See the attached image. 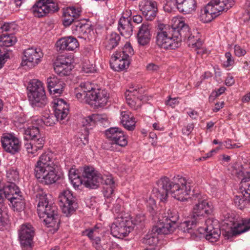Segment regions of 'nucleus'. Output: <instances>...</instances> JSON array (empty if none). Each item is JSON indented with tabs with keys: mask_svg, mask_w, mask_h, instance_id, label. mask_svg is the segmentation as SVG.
Listing matches in <instances>:
<instances>
[{
	"mask_svg": "<svg viewBox=\"0 0 250 250\" xmlns=\"http://www.w3.org/2000/svg\"><path fill=\"white\" fill-rule=\"evenodd\" d=\"M157 186L152 190V195L163 202L167 201L168 193L177 200H186V196L191 190L189 183L188 184L185 178L179 176L174 177L172 180L167 177H163L157 181Z\"/></svg>",
	"mask_w": 250,
	"mask_h": 250,
	"instance_id": "f257e3e1",
	"label": "nucleus"
},
{
	"mask_svg": "<svg viewBox=\"0 0 250 250\" xmlns=\"http://www.w3.org/2000/svg\"><path fill=\"white\" fill-rule=\"evenodd\" d=\"M53 154L50 152L42 154L34 168L35 177L44 185L55 183L61 177L58 166L54 163Z\"/></svg>",
	"mask_w": 250,
	"mask_h": 250,
	"instance_id": "f03ea898",
	"label": "nucleus"
},
{
	"mask_svg": "<svg viewBox=\"0 0 250 250\" xmlns=\"http://www.w3.org/2000/svg\"><path fill=\"white\" fill-rule=\"evenodd\" d=\"M36 201L38 202L37 211L39 217L47 227L58 230L60 224L58 209L51 200V195L41 191L36 194Z\"/></svg>",
	"mask_w": 250,
	"mask_h": 250,
	"instance_id": "7ed1b4c3",
	"label": "nucleus"
},
{
	"mask_svg": "<svg viewBox=\"0 0 250 250\" xmlns=\"http://www.w3.org/2000/svg\"><path fill=\"white\" fill-rule=\"evenodd\" d=\"M32 124L23 127V135L25 140L30 141L25 144L24 146L28 153L35 156L39 150L42 149L45 143V138L43 134L40 131V125Z\"/></svg>",
	"mask_w": 250,
	"mask_h": 250,
	"instance_id": "20e7f679",
	"label": "nucleus"
},
{
	"mask_svg": "<svg viewBox=\"0 0 250 250\" xmlns=\"http://www.w3.org/2000/svg\"><path fill=\"white\" fill-rule=\"evenodd\" d=\"M86 171V183L90 188H97L100 183L105 185L104 187V197L109 198L114 192L115 183L113 177L111 175L102 176L97 171L92 168H88Z\"/></svg>",
	"mask_w": 250,
	"mask_h": 250,
	"instance_id": "39448f33",
	"label": "nucleus"
},
{
	"mask_svg": "<svg viewBox=\"0 0 250 250\" xmlns=\"http://www.w3.org/2000/svg\"><path fill=\"white\" fill-rule=\"evenodd\" d=\"M234 4V0H212L201 10L200 20L203 22L211 21L222 11H227Z\"/></svg>",
	"mask_w": 250,
	"mask_h": 250,
	"instance_id": "423d86ee",
	"label": "nucleus"
},
{
	"mask_svg": "<svg viewBox=\"0 0 250 250\" xmlns=\"http://www.w3.org/2000/svg\"><path fill=\"white\" fill-rule=\"evenodd\" d=\"M160 223L153 227L150 231L142 239L144 244L148 245H153L158 242V235L160 234H168L173 232L175 229V224L170 223L168 221L162 220L160 216L158 217Z\"/></svg>",
	"mask_w": 250,
	"mask_h": 250,
	"instance_id": "0eeeda50",
	"label": "nucleus"
},
{
	"mask_svg": "<svg viewBox=\"0 0 250 250\" xmlns=\"http://www.w3.org/2000/svg\"><path fill=\"white\" fill-rule=\"evenodd\" d=\"M27 89L29 90V100L33 106L42 107L46 104L47 98L43 84L41 81L33 80L29 83Z\"/></svg>",
	"mask_w": 250,
	"mask_h": 250,
	"instance_id": "6e6552de",
	"label": "nucleus"
},
{
	"mask_svg": "<svg viewBox=\"0 0 250 250\" xmlns=\"http://www.w3.org/2000/svg\"><path fill=\"white\" fill-rule=\"evenodd\" d=\"M156 36V43L161 48L165 49H175L179 47L177 41L174 38L173 28L165 25L164 28L159 26Z\"/></svg>",
	"mask_w": 250,
	"mask_h": 250,
	"instance_id": "1a4fd4ad",
	"label": "nucleus"
},
{
	"mask_svg": "<svg viewBox=\"0 0 250 250\" xmlns=\"http://www.w3.org/2000/svg\"><path fill=\"white\" fill-rule=\"evenodd\" d=\"M193 198L194 206L192 215L193 218L200 220L206 215L212 213V206L209 204L205 196L200 193L194 195Z\"/></svg>",
	"mask_w": 250,
	"mask_h": 250,
	"instance_id": "9d476101",
	"label": "nucleus"
},
{
	"mask_svg": "<svg viewBox=\"0 0 250 250\" xmlns=\"http://www.w3.org/2000/svg\"><path fill=\"white\" fill-rule=\"evenodd\" d=\"M133 229V222L128 217H119L110 227L111 234L115 237L123 238Z\"/></svg>",
	"mask_w": 250,
	"mask_h": 250,
	"instance_id": "9b49d317",
	"label": "nucleus"
},
{
	"mask_svg": "<svg viewBox=\"0 0 250 250\" xmlns=\"http://www.w3.org/2000/svg\"><path fill=\"white\" fill-rule=\"evenodd\" d=\"M81 15V10L74 7H67L63 12V24L67 27L73 24L71 29L73 34H78L83 23L78 20Z\"/></svg>",
	"mask_w": 250,
	"mask_h": 250,
	"instance_id": "f8f14e48",
	"label": "nucleus"
},
{
	"mask_svg": "<svg viewBox=\"0 0 250 250\" xmlns=\"http://www.w3.org/2000/svg\"><path fill=\"white\" fill-rule=\"evenodd\" d=\"M43 54L40 49L30 47L24 50L21 65L28 69H32L42 61Z\"/></svg>",
	"mask_w": 250,
	"mask_h": 250,
	"instance_id": "ddd939ff",
	"label": "nucleus"
},
{
	"mask_svg": "<svg viewBox=\"0 0 250 250\" xmlns=\"http://www.w3.org/2000/svg\"><path fill=\"white\" fill-rule=\"evenodd\" d=\"M59 201L62 211L66 216L73 213L78 207L76 197L69 190L62 192L59 196Z\"/></svg>",
	"mask_w": 250,
	"mask_h": 250,
	"instance_id": "4468645a",
	"label": "nucleus"
},
{
	"mask_svg": "<svg viewBox=\"0 0 250 250\" xmlns=\"http://www.w3.org/2000/svg\"><path fill=\"white\" fill-rule=\"evenodd\" d=\"M58 10L57 4L52 0H40L32 7L35 17L41 18Z\"/></svg>",
	"mask_w": 250,
	"mask_h": 250,
	"instance_id": "2eb2a0df",
	"label": "nucleus"
},
{
	"mask_svg": "<svg viewBox=\"0 0 250 250\" xmlns=\"http://www.w3.org/2000/svg\"><path fill=\"white\" fill-rule=\"evenodd\" d=\"M0 141L2 148L7 152L15 154L20 151L21 143L15 135L10 133L4 134Z\"/></svg>",
	"mask_w": 250,
	"mask_h": 250,
	"instance_id": "dca6fc26",
	"label": "nucleus"
},
{
	"mask_svg": "<svg viewBox=\"0 0 250 250\" xmlns=\"http://www.w3.org/2000/svg\"><path fill=\"white\" fill-rule=\"evenodd\" d=\"M105 135L112 145L125 147L127 145L126 136L121 129L118 127H111L107 129Z\"/></svg>",
	"mask_w": 250,
	"mask_h": 250,
	"instance_id": "f3484780",
	"label": "nucleus"
},
{
	"mask_svg": "<svg viewBox=\"0 0 250 250\" xmlns=\"http://www.w3.org/2000/svg\"><path fill=\"white\" fill-rule=\"evenodd\" d=\"M35 230L30 223H25L21 226L19 230V236L21 245L24 248L31 246Z\"/></svg>",
	"mask_w": 250,
	"mask_h": 250,
	"instance_id": "a211bd4d",
	"label": "nucleus"
},
{
	"mask_svg": "<svg viewBox=\"0 0 250 250\" xmlns=\"http://www.w3.org/2000/svg\"><path fill=\"white\" fill-rule=\"evenodd\" d=\"M53 66L54 71L60 76L68 75L72 69L71 60L62 56L56 59Z\"/></svg>",
	"mask_w": 250,
	"mask_h": 250,
	"instance_id": "6ab92c4d",
	"label": "nucleus"
},
{
	"mask_svg": "<svg viewBox=\"0 0 250 250\" xmlns=\"http://www.w3.org/2000/svg\"><path fill=\"white\" fill-rule=\"evenodd\" d=\"M176 22V24L171 27L173 28L174 38L177 41L179 47L182 40L186 41L190 31L188 25L184 21L178 20L175 21Z\"/></svg>",
	"mask_w": 250,
	"mask_h": 250,
	"instance_id": "aec40b11",
	"label": "nucleus"
},
{
	"mask_svg": "<svg viewBox=\"0 0 250 250\" xmlns=\"http://www.w3.org/2000/svg\"><path fill=\"white\" fill-rule=\"evenodd\" d=\"M140 10L148 21L153 20L158 11L157 2L153 0H143L139 4Z\"/></svg>",
	"mask_w": 250,
	"mask_h": 250,
	"instance_id": "412c9836",
	"label": "nucleus"
},
{
	"mask_svg": "<svg viewBox=\"0 0 250 250\" xmlns=\"http://www.w3.org/2000/svg\"><path fill=\"white\" fill-rule=\"evenodd\" d=\"M126 14L124 15L128 16L125 17L123 16L119 20L118 22V29L121 34L125 38H129L133 34V27L131 24V19L130 16L131 15V11H126Z\"/></svg>",
	"mask_w": 250,
	"mask_h": 250,
	"instance_id": "4be33fe9",
	"label": "nucleus"
},
{
	"mask_svg": "<svg viewBox=\"0 0 250 250\" xmlns=\"http://www.w3.org/2000/svg\"><path fill=\"white\" fill-rule=\"evenodd\" d=\"M52 104L54 108V115L57 121L64 119L69 113V105L62 99H54Z\"/></svg>",
	"mask_w": 250,
	"mask_h": 250,
	"instance_id": "5701e85b",
	"label": "nucleus"
},
{
	"mask_svg": "<svg viewBox=\"0 0 250 250\" xmlns=\"http://www.w3.org/2000/svg\"><path fill=\"white\" fill-rule=\"evenodd\" d=\"M89 95L90 96V104L100 107L106 104L109 97V94L105 90L96 89L89 93Z\"/></svg>",
	"mask_w": 250,
	"mask_h": 250,
	"instance_id": "b1692460",
	"label": "nucleus"
},
{
	"mask_svg": "<svg viewBox=\"0 0 250 250\" xmlns=\"http://www.w3.org/2000/svg\"><path fill=\"white\" fill-rule=\"evenodd\" d=\"M79 46L77 40L71 36L64 37L59 40L56 43L57 50L62 51L65 50L73 51Z\"/></svg>",
	"mask_w": 250,
	"mask_h": 250,
	"instance_id": "393cba45",
	"label": "nucleus"
},
{
	"mask_svg": "<svg viewBox=\"0 0 250 250\" xmlns=\"http://www.w3.org/2000/svg\"><path fill=\"white\" fill-rule=\"evenodd\" d=\"M107 122V118L105 115L92 114L83 118L82 121V125L85 126L86 131L89 129H91L95 124L100 122L104 124Z\"/></svg>",
	"mask_w": 250,
	"mask_h": 250,
	"instance_id": "a878e982",
	"label": "nucleus"
},
{
	"mask_svg": "<svg viewBox=\"0 0 250 250\" xmlns=\"http://www.w3.org/2000/svg\"><path fill=\"white\" fill-rule=\"evenodd\" d=\"M250 229V218L242 220L237 223L230 231L226 232L224 235L226 239H229L231 236L241 234Z\"/></svg>",
	"mask_w": 250,
	"mask_h": 250,
	"instance_id": "bb28decb",
	"label": "nucleus"
},
{
	"mask_svg": "<svg viewBox=\"0 0 250 250\" xmlns=\"http://www.w3.org/2000/svg\"><path fill=\"white\" fill-rule=\"evenodd\" d=\"M151 37L149 24L146 22L143 23L139 28L137 34L139 44L143 46L146 45L149 42Z\"/></svg>",
	"mask_w": 250,
	"mask_h": 250,
	"instance_id": "cd10ccee",
	"label": "nucleus"
},
{
	"mask_svg": "<svg viewBox=\"0 0 250 250\" xmlns=\"http://www.w3.org/2000/svg\"><path fill=\"white\" fill-rule=\"evenodd\" d=\"M2 188L5 194L4 197L9 201L22 194L19 187L13 182L8 183Z\"/></svg>",
	"mask_w": 250,
	"mask_h": 250,
	"instance_id": "c85d7f7f",
	"label": "nucleus"
},
{
	"mask_svg": "<svg viewBox=\"0 0 250 250\" xmlns=\"http://www.w3.org/2000/svg\"><path fill=\"white\" fill-rule=\"evenodd\" d=\"M212 221L208 219L206 221L207 227L205 229L206 232V238L211 242H216L219 238L221 231L217 228H214L211 225Z\"/></svg>",
	"mask_w": 250,
	"mask_h": 250,
	"instance_id": "c756f323",
	"label": "nucleus"
},
{
	"mask_svg": "<svg viewBox=\"0 0 250 250\" xmlns=\"http://www.w3.org/2000/svg\"><path fill=\"white\" fill-rule=\"evenodd\" d=\"M197 7L196 0H180L178 2L177 9L185 14H189L194 11Z\"/></svg>",
	"mask_w": 250,
	"mask_h": 250,
	"instance_id": "7c9ffc66",
	"label": "nucleus"
},
{
	"mask_svg": "<svg viewBox=\"0 0 250 250\" xmlns=\"http://www.w3.org/2000/svg\"><path fill=\"white\" fill-rule=\"evenodd\" d=\"M247 175L249 178L245 177V172L241 169L239 170L237 172V177L239 178H242L241 182V189L245 191L244 196H247L248 198V200L250 202V173L247 172Z\"/></svg>",
	"mask_w": 250,
	"mask_h": 250,
	"instance_id": "2f4dec72",
	"label": "nucleus"
},
{
	"mask_svg": "<svg viewBox=\"0 0 250 250\" xmlns=\"http://www.w3.org/2000/svg\"><path fill=\"white\" fill-rule=\"evenodd\" d=\"M121 115V123L125 128L128 130H133L136 123L133 116L127 111H122Z\"/></svg>",
	"mask_w": 250,
	"mask_h": 250,
	"instance_id": "473e14b6",
	"label": "nucleus"
},
{
	"mask_svg": "<svg viewBox=\"0 0 250 250\" xmlns=\"http://www.w3.org/2000/svg\"><path fill=\"white\" fill-rule=\"evenodd\" d=\"M114 65L115 66V70L116 71L123 70L129 66L130 59L116 53L114 56Z\"/></svg>",
	"mask_w": 250,
	"mask_h": 250,
	"instance_id": "72a5a7b5",
	"label": "nucleus"
},
{
	"mask_svg": "<svg viewBox=\"0 0 250 250\" xmlns=\"http://www.w3.org/2000/svg\"><path fill=\"white\" fill-rule=\"evenodd\" d=\"M57 120L54 114L48 115L47 116H44L43 119H41L38 117H34L33 118V125H40L41 126L43 124L46 126H51L55 124V121Z\"/></svg>",
	"mask_w": 250,
	"mask_h": 250,
	"instance_id": "f704fd0d",
	"label": "nucleus"
},
{
	"mask_svg": "<svg viewBox=\"0 0 250 250\" xmlns=\"http://www.w3.org/2000/svg\"><path fill=\"white\" fill-rule=\"evenodd\" d=\"M120 41L119 35L116 33H112L106 38L105 42V47L107 50H112L118 45Z\"/></svg>",
	"mask_w": 250,
	"mask_h": 250,
	"instance_id": "c9c22d12",
	"label": "nucleus"
},
{
	"mask_svg": "<svg viewBox=\"0 0 250 250\" xmlns=\"http://www.w3.org/2000/svg\"><path fill=\"white\" fill-rule=\"evenodd\" d=\"M12 205V208L14 211L21 212L23 211L25 207L24 199L22 194L9 201Z\"/></svg>",
	"mask_w": 250,
	"mask_h": 250,
	"instance_id": "e433bc0d",
	"label": "nucleus"
},
{
	"mask_svg": "<svg viewBox=\"0 0 250 250\" xmlns=\"http://www.w3.org/2000/svg\"><path fill=\"white\" fill-rule=\"evenodd\" d=\"M16 42V38L13 34L3 33L0 38V46L1 47L11 46Z\"/></svg>",
	"mask_w": 250,
	"mask_h": 250,
	"instance_id": "4c0bfd02",
	"label": "nucleus"
},
{
	"mask_svg": "<svg viewBox=\"0 0 250 250\" xmlns=\"http://www.w3.org/2000/svg\"><path fill=\"white\" fill-rule=\"evenodd\" d=\"M88 168H92V167H84L83 173V178H81L79 176L78 177L74 178L70 180L71 184L75 188H78L79 186L83 184L85 187L90 188V187L88 186L87 183H86L87 182L86 181L87 179L86 178V175H85L86 174V171H87Z\"/></svg>",
	"mask_w": 250,
	"mask_h": 250,
	"instance_id": "58836bf2",
	"label": "nucleus"
},
{
	"mask_svg": "<svg viewBox=\"0 0 250 250\" xmlns=\"http://www.w3.org/2000/svg\"><path fill=\"white\" fill-rule=\"evenodd\" d=\"M165 215L163 216L162 215H159L160 218H162V220L163 221H168L170 223H173L175 224L176 221L179 218V215L177 211L175 209L169 208L167 210V212L165 213Z\"/></svg>",
	"mask_w": 250,
	"mask_h": 250,
	"instance_id": "ea45409f",
	"label": "nucleus"
},
{
	"mask_svg": "<svg viewBox=\"0 0 250 250\" xmlns=\"http://www.w3.org/2000/svg\"><path fill=\"white\" fill-rule=\"evenodd\" d=\"M127 93L133 98L135 97L136 99H139L141 100L144 99V90L142 88H139L137 86L130 87L125 93V94Z\"/></svg>",
	"mask_w": 250,
	"mask_h": 250,
	"instance_id": "a19ab883",
	"label": "nucleus"
},
{
	"mask_svg": "<svg viewBox=\"0 0 250 250\" xmlns=\"http://www.w3.org/2000/svg\"><path fill=\"white\" fill-rule=\"evenodd\" d=\"M126 101L127 104L134 110H137L141 106L142 101L139 99H136L132 98L131 95L127 94H125Z\"/></svg>",
	"mask_w": 250,
	"mask_h": 250,
	"instance_id": "79ce46f5",
	"label": "nucleus"
},
{
	"mask_svg": "<svg viewBox=\"0 0 250 250\" xmlns=\"http://www.w3.org/2000/svg\"><path fill=\"white\" fill-rule=\"evenodd\" d=\"M116 53L130 59V58L134 54V50L130 43L126 42L123 48L122 51H117Z\"/></svg>",
	"mask_w": 250,
	"mask_h": 250,
	"instance_id": "37998d69",
	"label": "nucleus"
},
{
	"mask_svg": "<svg viewBox=\"0 0 250 250\" xmlns=\"http://www.w3.org/2000/svg\"><path fill=\"white\" fill-rule=\"evenodd\" d=\"M247 199L248 198L247 197V196H244V194L243 195H236L234 199L235 206L240 209H243L248 203Z\"/></svg>",
	"mask_w": 250,
	"mask_h": 250,
	"instance_id": "c03bdc74",
	"label": "nucleus"
},
{
	"mask_svg": "<svg viewBox=\"0 0 250 250\" xmlns=\"http://www.w3.org/2000/svg\"><path fill=\"white\" fill-rule=\"evenodd\" d=\"M133 222V228L135 226H136L138 229H142L144 227L146 216L143 213L137 214L136 217L133 220H132Z\"/></svg>",
	"mask_w": 250,
	"mask_h": 250,
	"instance_id": "a18cd8bd",
	"label": "nucleus"
},
{
	"mask_svg": "<svg viewBox=\"0 0 250 250\" xmlns=\"http://www.w3.org/2000/svg\"><path fill=\"white\" fill-rule=\"evenodd\" d=\"M186 40L189 42V45H192L197 48H199L202 45V41L200 40L199 37L193 35L190 32L186 38Z\"/></svg>",
	"mask_w": 250,
	"mask_h": 250,
	"instance_id": "49530a36",
	"label": "nucleus"
},
{
	"mask_svg": "<svg viewBox=\"0 0 250 250\" xmlns=\"http://www.w3.org/2000/svg\"><path fill=\"white\" fill-rule=\"evenodd\" d=\"M61 81L56 76H50L47 79V87L50 91L52 92V89H53L58 83Z\"/></svg>",
	"mask_w": 250,
	"mask_h": 250,
	"instance_id": "de8ad7c7",
	"label": "nucleus"
},
{
	"mask_svg": "<svg viewBox=\"0 0 250 250\" xmlns=\"http://www.w3.org/2000/svg\"><path fill=\"white\" fill-rule=\"evenodd\" d=\"M225 57L226 59L223 62L224 67L227 68L232 66L234 63V60L230 52H227L225 53Z\"/></svg>",
	"mask_w": 250,
	"mask_h": 250,
	"instance_id": "09e8293b",
	"label": "nucleus"
},
{
	"mask_svg": "<svg viewBox=\"0 0 250 250\" xmlns=\"http://www.w3.org/2000/svg\"><path fill=\"white\" fill-rule=\"evenodd\" d=\"M90 92H88V93H85L84 91H83V93L77 92L76 94V98L81 102H83L84 100H85V102L90 104V96L89 95V93Z\"/></svg>",
	"mask_w": 250,
	"mask_h": 250,
	"instance_id": "8fccbe9b",
	"label": "nucleus"
},
{
	"mask_svg": "<svg viewBox=\"0 0 250 250\" xmlns=\"http://www.w3.org/2000/svg\"><path fill=\"white\" fill-rule=\"evenodd\" d=\"M7 219V214L4 206L0 207V226H4Z\"/></svg>",
	"mask_w": 250,
	"mask_h": 250,
	"instance_id": "3c124183",
	"label": "nucleus"
},
{
	"mask_svg": "<svg viewBox=\"0 0 250 250\" xmlns=\"http://www.w3.org/2000/svg\"><path fill=\"white\" fill-rule=\"evenodd\" d=\"M65 83L63 81H61L59 83H58L52 90V92H54V94H57L60 95L62 93L63 89L64 88Z\"/></svg>",
	"mask_w": 250,
	"mask_h": 250,
	"instance_id": "603ef678",
	"label": "nucleus"
},
{
	"mask_svg": "<svg viewBox=\"0 0 250 250\" xmlns=\"http://www.w3.org/2000/svg\"><path fill=\"white\" fill-rule=\"evenodd\" d=\"M245 8H246V13L243 15L244 21H249L250 20V0H247Z\"/></svg>",
	"mask_w": 250,
	"mask_h": 250,
	"instance_id": "864d4df0",
	"label": "nucleus"
},
{
	"mask_svg": "<svg viewBox=\"0 0 250 250\" xmlns=\"http://www.w3.org/2000/svg\"><path fill=\"white\" fill-rule=\"evenodd\" d=\"M199 219H196L195 218H193V217L192 216L190 220H188L187 223L188 225V233H191V230L194 228L197 224L199 222Z\"/></svg>",
	"mask_w": 250,
	"mask_h": 250,
	"instance_id": "5fc2aeb1",
	"label": "nucleus"
},
{
	"mask_svg": "<svg viewBox=\"0 0 250 250\" xmlns=\"http://www.w3.org/2000/svg\"><path fill=\"white\" fill-rule=\"evenodd\" d=\"M97 229V228L95 227L94 228L90 229L89 230H85V231L83 232V233L85 234L90 239L92 240L93 239H94V237H95L96 236H97V233H98Z\"/></svg>",
	"mask_w": 250,
	"mask_h": 250,
	"instance_id": "6e6d98bb",
	"label": "nucleus"
},
{
	"mask_svg": "<svg viewBox=\"0 0 250 250\" xmlns=\"http://www.w3.org/2000/svg\"><path fill=\"white\" fill-rule=\"evenodd\" d=\"M101 239L98 236H96L92 240L93 245L97 250H104V246L101 245Z\"/></svg>",
	"mask_w": 250,
	"mask_h": 250,
	"instance_id": "4d7b16f0",
	"label": "nucleus"
},
{
	"mask_svg": "<svg viewBox=\"0 0 250 250\" xmlns=\"http://www.w3.org/2000/svg\"><path fill=\"white\" fill-rule=\"evenodd\" d=\"M234 49L235 54L238 57L243 56L246 53V50L238 45L234 46Z\"/></svg>",
	"mask_w": 250,
	"mask_h": 250,
	"instance_id": "13d9d810",
	"label": "nucleus"
},
{
	"mask_svg": "<svg viewBox=\"0 0 250 250\" xmlns=\"http://www.w3.org/2000/svg\"><path fill=\"white\" fill-rule=\"evenodd\" d=\"M147 206L148 208L149 211H152L154 210L156 207V202L153 197H150L147 202Z\"/></svg>",
	"mask_w": 250,
	"mask_h": 250,
	"instance_id": "bf43d9fd",
	"label": "nucleus"
},
{
	"mask_svg": "<svg viewBox=\"0 0 250 250\" xmlns=\"http://www.w3.org/2000/svg\"><path fill=\"white\" fill-rule=\"evenodd\" d=\"M83 70L86 73H91L94 71L95 68L93 64L84 63L83 66Z\"/></svg>",
	"mask_w": 250,
	"mask_h": 250,
	"instance_id": "052dcab7",
	"label": "nucleus"
},
{
	"mask_svg": "<svg viewBox=\"0 0 250 250\" xmlns=\"http://www.w3.org/2000/svg\"><path fill=\"white\" fill-rule=\"evenodd\" d=\"M9 53L7 52V53L1 54L0 56V69L3 66L4 64L6 62L7 59L9 58Z\"/></svg>",
	"mask_w": 250,
	"mask_h": 250,
	"instance_id": "680f3d73",
	"label": "nucleus"
},
{
	"mask_svg": "<svg viewBox=\"0 0 250 250\" xmlns=\"http://www.w3.org/2000/svg\"><path fill=\"white\" fill-rule=\"evenodd\" d=\"M194 128L193 125L190 124L182 129V132L184 134L188 135L192 131Z\"/></svg>",
	"mask_w": 250,
	"mask_h": 250,
	"instance_id": "e2e57ef3",
	"label": "nucleus"
},
{
	"mask_svg": "<svg viewBox=\"0 0 250 250\" xmlns=\"http://www.w3.org/2000/svg\"><path fill=\"white\" fill-rule=\"evenodd\" d=\"M82 87L83 88V91H85V93H88V92H93L94 90H95L96 89H94L93 88V87L91 86L90 84L89 83H83L81 84Z\"/></svg>",
	"mask_w": 250,
	"mask_h": 250,
	"instance_id": "0e129e2a",
	"label": "nucleus"
},
{
	"mask_svg": "<svg viewBox=\"0 0 250 250\" xmlns=\"http://www.w3.org/2000/svg\"><path fill=\"white\" fill-rule=\"evenodd\" d=\"M180 0H168L166 3V6L170 7L171 9L174 8L175 7L177 8L178 2Z\"/></svg>",
	"mask_w": 250,
	"mask_h": 250,
	"instance_id": "69168bd1",
	"label": "nucleus"
},
{
	"mask_svg": "<svg viewBox=\"0 0 250 250\" xmlns=\"http://www.w3.org/2000/svg\"><path fill=\"white\" fill-rule=\"evenodd\" d=\"M78 174L76 173V170L75 168H70L69 170L68 177L70 180L74 178L78 177Z\"/></svg>",
	"mask_w": 250,
	"mask_h": 250,
	"instance_id": "338daca9",
	"label": "nucleus"
},
{
	"mask_svg": "<svg viewBox=\"0 0 250 250\" xmlns=\"http://www.w3.org/2000/svg\"><path fill=\"white\" fill-rule=\"evenodd\" d=\"M178 102L176 98H169V99L166 101V104L167 105H168L171 106H173L175 104H177Z\"/></svg>",
	"mask_w": 250,
	"mask_h": 250,
	"instance_id": "774afa93",
	"label": "nucleus"
}]
</instances>
